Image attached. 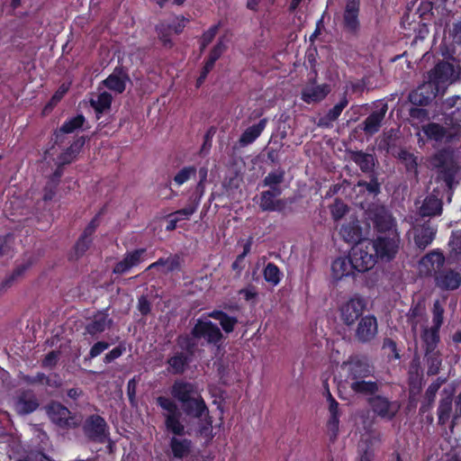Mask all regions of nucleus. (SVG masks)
I'll list each match as a JSON object with an SVG mask.
<instances>
[{
	"label": "nucleus",
	"instance_id": "f257e3e1",
	"mask_svg": "<svg viewBox=\"0 0 461 461\" xmlns=\"http://www.w3.org/2000/svg\"><path fill=\"white\" fill-rule=\"evenodd\" d=\"M157 405L165 412H163L164 425L167 432L174 436L169 440V447L174 458L184 459L187 457L193 447L191 439L180 437L190 435L185 429V426L182 421V412L176 402L166 396H158L156 398Z\"/></svg>",
	"mask_w": 461,
	"mask_h": 461
},
{
	"label": "nucleus",
	"instance_id": "f03ea898",
	"mask_svg": "<svg viewBox=\"0 0 461 461\" xmlns=\"http://www.w3.org/2000/svg\"><path fill=\"white\" fill-rule=\"evenodd\" d=\"M431 164L435 170V182L448 194L450 201L461 180V163L452 149L443 148L433 155Z\"/></svg>",
	"mask_w": 461,
	"mask_h": 461
},
{
	"label": "nucleus",
	"instance_id": "7ed1b4c3",
	"mask_svg": "<svg viewBox=\"0 0 461 461\" xmlns=\"http://www.w3.org/2000/svg\"><path fill=\"white\" fill-rule=\"evenodd\" d=\"M438 424L445 426L451 419L452 426L461 418V393L455 397L454 390L444 388L440 393L438 409Z\"/></svg>",
	"mask_w": 461,
	"mask_h": 461
},
{
	"label": "nucleus",
	"instance_id": "20e7f679",
	"mask_svg": "<svg viewBox=\"0 0 461 461\" xmlns=\"http://www.w3.org/2000/svg\"><path fill=\"white\" fill-rule=\"evenodd\" d=\"M184 412L195 419L201 420L204 416L198 425L197 434L200 436H208L212 432V420L209 414V409L205 403V401L202 395L197 393L194 395L188 402L181 403Z\"/></svg>",
	"mask_w": 461,
	"mask_h": 461
},
{
	"label": "nucleus",
	"instance_id": "39448f33",
	"mask_svg": "<svg viewBox=\"0 0 461 461\" xmlns=\"http://www.w3.org/2000/svg\"><path fill=\"white\" fill-rule=\"evenodd\" d=\"M367 240L369 249L374 250V256L385 262L395 258L401 243L400 233L375 235Z\"/></svg>",
	"mask_w": 461,
	"mask_h": 461
},
{
	"label": "nucleus",
	"instance_id": "423d86ee",
	"mask_svg": "<svg viewBox=\"0 0 461 461\" xmlns=\"http://www.w3.org/2000/svg\"><path fill=\"white\" fill-rule=\"evenodd\" d=\"M368 217L375 235L400 233L395 218L385 206L374 205L368 210Z\"/></svg>",
	"mask_w": 461,
	"mask_h": 461
},
{
	"label": "nucleus",
	"instance_id": "0eeeda50",
	"mask_svg": "<svg viewBox=\"0 0 461 461\" xmlns=\"http://www.w3.org/2000/svg\"><path fill=\"white\" fill-rule=\"evenodd\" d=\"M83 432L91 442L98 444L108 442L109 447L113 445L109 426L104 418L98 414H91L86 419L83 424Z\"/></svg>",
	"mask_w": 461,
	"mask_h": 461
},
{
	"label": "nucleus",
	"instance_id": "6e6552de",
	"mask_svg": "<svg viewBox=\"0 0 461 461\" xmlns=\"http://www.w3.org/2000/svg\"><path fill=\"white\" fill-rule=\"evenodd\" d=\"M368 240H363L354 245L349 252L351 260L357 273H365L371 269L377 262V257L374 256L373 249H369Z\"/></svg>",
	"mask_w": 461,
	"mask_h": 461
},
{
	"label": "nucleus",
	"instance_id": "1a4fd4ad",
	"mask_svg": "<svg viewBox=\"0 0 461 461\" xmlns=\"http://www.w3.org/2000/svg\"><path fill=\"white\" fill-rule=\"evenodd\" d=\"M191 335L196 340L203 339L208 345H218L223 339V335L217 326L209 320L197 319L195 324L191 329Z\"/></svg>",
	"mask_w": 461,
	"mask_h": 461
},
{
	"label": "nucleus",
	"instance_id": "9d476101",
	"mask_svg": "<svg viewBox=\"0 0 461 461\" xmlns=\"http://www.w3.org/2000/svg\"><path fill=\"white\" fill-rule=\"evenodd\" d=\"M341 367L346 370V381H357L362 378H367L374 373V366H371L368 360L364 357L351 356L348 359L343 362Z\"/></svg>",
	"mask_w": 461,
	"mask_h": 461
},
{
	"label": "nucleus",
	"instance_id": "9b49d317",
	"mask_svg": "<svg viewBox=\"0 0 461 461\" xmlns=\"http://www.w3.org/2000/svg\"><path fill=\"white\" fill-rule=\"evenodd\" d=\"M360 0H346L342 12V28L345 32L357 36L360 29Z\"/></svg>",
	"mask_w": 461,
	"mask_h": 461
},
{
	"label": "nucleus",
	"instance_id": "f8f14e48",
	"mask_svg": "<svg viewBox=\"0 0 461 461\" xmlns=\"http://www.w3.org/2000/svg\"><path fill=\"white\" fill-rule=\"evenodd\" d=\"M36 263L37 258L33 255L25 256L21 263H16L14 269L0 281V294L13 287Z\"/></svg>",
	"mask_w": 461,
	"mask_h": 461
},
{
	"label": "nucleus",
	"instance_id": "ddd939ff",
	"mask_svg": "<svg viewBox=\"0 0 461 461\" xmlns=\"http://www.w3.org/2000/svg\"><path fill=\"white\" fill-rule=\"evenodd\" d=\"M367 403L376 416L388 420H393L399 411V405L396 402L377 394V393L373 397L367 398Z\"/></svg>",
	"mask_w": 461,
	"mask_h": 461
},
{
	"label": "nucleus",
	"instance_id": "4468645a",
	"mask_svg": "<svg viewBox=\"0 0 461 461\" xmlns=\"http://www.w3.org/2000/svg\"><path fill=\"white\" fill-rule=\"evenodd\" d=\"M365 308V299L355 295L341 306V320L347 326H351L362 316Z\"/></svg>",
	"mask_w": 461,
	"mask_h": 461
},
{
	"label": "nucleus",
	"instance_id": "2eb2a0df",
	"mask_svg": "<svg viewBox=\"0 0 461 461\" xmlns=\"http://www.w3.org/2000/svg\"><path fill=\"white\" fill-rule=\"evenodd\" d=\"M434 282L443 291H454L461 285V274L451 268L443 267L435 273Z\"/></svg>",
	"mask_w": 461,
	"mask_h": 461
},
{
	"label": "nucleus",
	"instance_id": "dca6fc26",
	"mask_svg": "<svg viewBox=\"0 0 461 461\" xmlns=\"http://www.w3.org/2000/svg\"><path fill=\"white\" fill-rule=\"evenodd\" d=\"M127 83H131L129 71L126 67L122 65L116 66L113 72L102 82L107 89L119 95L125 91Z\"/></svg>",
	"mask_w": 461,
	"mask_h": 461
},
{
	"label": "nucleus",
	"instance_id": "f3484780",
	"mask_svg": "<svg viewBox=\"0 0 461 461\" xmlns=\"http://www.w3.org/2000/svg\"><path fill=\"white\" fill-rule=\"evenodd\" d=\"M378 331L377 320L374 315L362 317L357 326L355 337L357 341L366 343L375 339Z\"/></svg>",
	"mask_w": 461,
	"mask_h": 461
},
{
	"label": "nucleus",
	"instance_id": "a211bd4d",
	"mask_svg": "<svg viewBox=\"0 0 461 461\" xmlns=\"http://www.w3.org/2000/svg\"><path fill=\"white\" fill-rule=\"evenodd\" d=\"M146 251L147 249L144 248L127 251L123 258L114 265L113 274L123 275L128 273L132 267H137L142 262V258Z\"/></svg>",
	"mask_w": 461,
	"mask_h": 461
},
{
	"label": "nucleus",
	"instance_id": "6ab92c4d",
	"mask_svg": "<svg viewBox=\"0 0 461 461\" xmlns=\"http://www.w3.org/2000/svg\"><path fill=\"white\" fill-rule=\"evenodd\" d=\"M437 234V226L433 225L430 221H426L422 224L418 225L414 229V243L415 246L424 250L435 240Z\"/></svg>",
	"mask_w": 461,
	"mask_h": 461
},
{
	"label": "nucleus",
	"instance_id": "aec40b11",
	"mask_svg": "<svg viewBox=\"0 0 461 461\" xmlns=\"http://www.w3.org/2000/svg\"><path fill=\"white\" fill-rule=\"evenodd\" d=\"M197 389L194 384L177 379L176 380L171 388L170 393L172 396V400L177 401L180 403L188 402L194 395L197 394Z\"/></svg>",
	"mask_w": 461,
	"mask_h": 461
},
{
	"label": "nucleus",
	"instance_id": "412c9836",
	"mask_svg": "<svg viewBox=\"0 0 461 461\" xmlns=\"http://www.w3.org/2000/svg\"><path fill=\"white\" fill-rule=\"evenodd\" d=\"M445 264V256L439 249H434L424 255L420 260V267L426 276H435L438 269Z\"/></svg>",
	"mask_w": 461,
	"mask_h": 461
},
{
	"label": "nucleus",
	"instance_id": "4be33fe9",
	"mask_svg": "<svg viewBox=\"0 0 461 461\" xmlns=\"http://www.w3.org/2000/svg\"><path fill=\"white\" fill-rule=\"evenodd\" d=\"M454 73V66L447 61H439L428 74L429 83L437 91L440 84L447 83Z\"/></svg>",
	"mask_w": 461,
	"mask_h": 461
},
{
	"label": "nucleus",
	"instance_id": "5701e85b",
	"mask_svg": "<svg viewBox=\"0 0 461 461\" xmlns=\"http://www.w3.org/2000/svg\"><path fill=\"white\" fill-rule=\"evenodd\" d=\"M438 92L435 87L429 84H423L417 89L409 94V101L415 106H426L437 96Z\"/></svg>",
	"mask_w": 461,
	"mask_h": 461
},
{
	"label": "nucleus",
	"instance_id": "b1692460",
	"mask_svg": "<svg viewBox=\"0 0 461 461\" xmlns=\"http://www.w3.org/2000/svg\"><path fill=\"white\" fill-rule=\"evenodd\" d=\"M439 192L434 189L431 194L427 195L420 207V214L422 217L439 216L443 211L442 198L438 197Z\"/></svg>",
	"mask_w": 461,
	"mask_h": 461
},
{
	"label": "nucleus",
	"instance_id": "393cba45",
	"mask_svg": "<svg viewBox=\"0 0 461 461\" xmlns=\"http://www.w3.org/2000/svg\"><path fill=\"white\" fill-rule=\"evenodd\" d=\"M356 272L357 270L349 255L348 257H339L331 264V274L336 280L355 276Z\"/></svg>",
	"mask_w": 461,
	"mask_h": 461
},
{
	"label": "nucleus",
	"instance_id": "a878e982",
	"mask_svg": "<svg viewBox=\"0 0 461 461\" xmlns=\"http://www.w3.org/2000/svg\"><path fill=\"white\" fill-rule=\"evenodd\" d=\"M88 140L89 137L87 136L77 137L67 149L59 153V168L75 161ZM60 176L61 170L59 169Z\"/></svg>",
	"mask_w": 461,
	"mask_h": 461
},
{
	"label": "nucleus",
	"instance_id": "bb28decb",
	"mask_svg": "<svg viewBox=\"0 0 461 461\" xmlns=\"http://www.w3.org/2000/svg\"><path fill=\"white\" fill-rule=\"evenodd\" d=\"M112 323L113 320L109 319L106 313L98 312L86 323L85 334L90 335L93 339L97 338L106 329H109Z\"/></svg>",
	"mask_w": 461,
	"mask_h": 461
},
{
	"label": "nucleus",
	"instance_id": "cd10ccee",
	"mask_svg": "<svg viewBox=\"0 0 461 461\" xmlns=\"http://www.w3.org/2000/svg\"><path fill=\"white\" fill-rule=\"evenodd\" d=\"M388 110L387 104H383L380 108L373 111L364 121L363 130L367 134L376 133L384 119L385 113Z\"/></svg>",
	"mask_w": 461,
	"mask_h": 461
},
{
	"label": "nucleus",
	"instance_id": "c85d7f7f",
	"mask_svg": "<svg viewBox=\"0 0 461 461\" xmlns=\"http://www.w3.org/2000/svg\"><path fill=\"white\" fill-rule=\"evenodd\" d=\"M39 407V402L32 391L22 392L15 402L17 413L26 415L33 412Z\"/></svg>",
	"mask_w": 461,
	"mask_h": 461
},
{
	"label": "nucleus",
	"instance_id": "c756f323",
	"mask_svg": "<svg viewBox=\"0 0 461 461\" xmlns=\"http://www.w3.org/2000/svg\"><path fill=\"white\" fill-rule=\"evenodd\" d=\"M350 159L360 168L365 174L375 172L376 159L375 155L364 152L363 150L349 151Z\"/></svg>",
	"mask_w": 461,
	"mask_h": 461
},
{
	"label": "nucleus",
	"instance_id": "7c9ffc66",
	"mask_svg": "<svg viewBox=\"0 0 461 461\" xmlns=\"http://www.w3.org/2000/svg\"><path fill=\"white\" fill-rule=\"evenodd\" d=\"M23 381L27 384L44 385L49 393L52 394L58 388L57 375H46L43 373H37L35 375H26Z\"/></svg>",
	"mask_w": 461,
	"mask_h": 461
},
{
	"label": "nucleus",
	"instance_id": "2f4dec72",
	"mask_svg": "<svg viewBox=\"0 0 461 461\" xmlns=\"http://www.w3.org/2000/svg\"><path fill=\"white\" fill-rule=\"evenodd\" d=\"M330 92V88L327 84L306 86L302 91L301 98L306 104H315L322 101Z\"/></svg>",
	"mask_w": 461,
	"mask_h": 461
},
{
	"label": "nucleus",
	"instance_id": "473e14b6",
	"mask_svg": "<svg viewBox=\"0 0 461 461\" xmlns=\"http://www.w3.org/2000/svg\"><path fill=\"white\" fill-rule=\"evenodd\" d=\"M267 124V119L263 118L258 123L248 127L240 135L239 144L247 147L252 144L263 132Z\"/></svg>",
	"mask_w": 461,
	"mask_h": 461
},
{
	"label": "nucleus",
	"instance_id": "72a5a7b5",
	"mask_svg": "<svg viewBox=\"0 0 461 461\" xmlns=\"http://www.w3.org/2000/svg\"><path fill=\"white\" fill-rule=\"evenodd\" d=\"M192 357L184 352H176L172 357H168L167 364L168 365L167 371L172 375H182L186 370Z\"/></svg>",
	"mask_w": 461,
	"mask_h": 461
},
{
	"label": "nucleus",
	"instance_id": "f704fd0d",
	"mask_svg": "<svg viewBox=\"0 0 461 461\" xmlns=\"http://www.w3.org/2000/svg\"><path fill=\"white\" fill-rule=\"evenodd\" d=\"M408 384L411 388H420L423 377V370L420 365V357L415 354L411 360L408 367Z\"/></svg>",
	"mask_w": 461,
	"mask_h": 461
},
{
	"label": "nucleus",
	"instance_id": "c9c22d12",
	"mask_svg": "<svg viewBox=\"0 0 461 461\" xmlns=\"http://www.w3.org/2000/svg\"><path fill=\"white\" fill-rule=\"evenodd\" d=\"M420 339L422 342V348L424 354H429L432 352H438V346L440 341L439 330L432 328H424L420 334Z\"/></svg>",
	"mask_w": 461,
	"mask_h": 461
},
{
	"label": "nucleus",
	"instance_id": "e433bc0d",
	"mask_svg": "<svg viewBox=\"0 0 461 461\" xmlns=\"http://www.w3.org/2000/svg\"><path fill=\"white\" fill-rule=\"evenodd\" d=\"M349 388L356 393L373 397L379 391V384L376 381H366L362 378L350 382Z\"/></svg>",
	"mask_w": 461,
	"mask_h": 461
},
{
	"label": "nucleus",
	"instance_id": "4c0bfd02",
	"mask_svg": "<svg viewBox=\"0 0 461 461\" xmlns=\"http://www.w3.org/2000/svg\"><path fill=\"white\" fill-rule=\"evenodd\" d=\"M330 399L328 400L329 403V412H330V418L327 422V426L329 430L331 432V440H335L338 433H339V404L336 401L334 397H330Z\"/></svg>",
	"mask_w": 461,
	"mask_h": 461
},
{
	"label": "nucleus",
	"instance_id": "58836bf2",
	"mask_svg": "<svg viewBox=\"0 0 461 461\" xmlns=\"http://www.w3.org/2000/svg\"><path fill=\"white\" fill-rule=\"evenodd\" d=\"M339 234L343 240L348 243H354L356 245L362 242V228L357 221H350L342 225Z\"/></svg>",
	"mask_w": 461,
	"mask_h": 461
},
{
	"label": "nucleus",
	"instance_id": "ea45409f",
	"mask_svg": "<svg viewBox=\"0 0 461 461\" xmlns=\"http://www.w3.org/2000/svg\"><path fill=\"white\" fill-rule=\"evenodd\" d=\"M209 318L219 321L221 329L227 333H231L238 323L237 317L230 316L221 310H213L207 312Z\"/></svg>",
	"mask_w": 461,
	"mask_h": 461
},
{
	"label": "nucleus",
	"instance_id": "a19ab883",
	"mask_svg": "<svg viewBox=\"0 0 461 461\" xmlns=\"http://www.w3.org/2000/svg\"><path fill=\"white\" fill-rule=\"evenodd\" d=\"M82 418L72 413L67 407L59 403V429H75L80 425Z\"/></svg>",
	"mask_w": 461,
	"mask_h": 461
},
{
	"label": "nucleus",
	"instance_id": "79ce46f5",
	"mask_svg": "<svg viewBox=\"0 0 461 461\" xmlns=\"http://www.w3.org/2000/svg\"><path fill=\"white\" fill-rule=\"evenodd\" d=\"M396 158L404 166L406 173L414 176H418V158L405 149H400Z\"/></svg>",
	"mask_w": 461,
	"mask_h": 461
},
{
	"label": "nucleus",
	"instance_id": "37998d69",
	"mask_svg": "<svg viewBox=\"0 0 461 461\" xmlns=\"http://www.w3.org/2000/svg\"><path fill=\"white\" fill-rule=\"evenodd\" d=\"M113 96L108 92H102L95 100L92 99L90 104L95 112L96 119L99 120L101 114L111 108Z\"/></svg>",
	"mask_w": 461,
	"mask_h": 461
},
{
	"label": "nucleus",
	"instance_id": "c03bdc74",
	"mask_svg": "<svg viewBox=\"0 0 461 461\" xmlns=\"http://www.w3.org/2000/svg\"><path fill=\"white\" fill-rule=\"evenodd\" d=\"M422 131L429 140L435 141H442L447 137L448 133L444 126L437 122H429L424 125Z\"/></svg>",
	"mask_w": 461,
	"mask_h": 461
},
{
	"label": "nucleus",
	"instance_id": "a18cd8bd",
	"mask_svg": "<svg viewBox=\"0 0 461 461\" xmlns=\"http://www.w3.org/2000/svg\"><path fill=\"white\" fill-rule=\"evenodd\" d=\"M227 46L224 42L222 37L219 38L216 44L212 47V49L209 52V56L204 61V66L212 69L216 61L222 56V54L226 51Z\"/></svg>",
	"mask_w": 461,
	"mask_h": 461
},
{
	"label": "nucleus",
	"instance_id": "49530a36",
	"mask_svg": "<svg viewBox=\"0 0 461 461\" xmlns=\"http://www.w3.org/2000/svg\"><path fill=\"white\" fill-rule=\"evenodd\" d=\"M424 359L427 366V375L429 376L436 375L439 373L442 365L441 354L439 351L424 354Z\"/></svg>",
	"mask_w": 461,
	"mask_h": 461
},
{
	"label": "nucleus",
	"instance_id": "de8ad7c7",
	"mask_svg": "<svg viewBox=\"0 0 461 461\" xmlns=\"http://www.w3.org/2000/svg\"><path fill=\"white\" fill-rule=\"evenodd\" d=\"M263 276L266 282L271 284L273 286H276L280 283L283 273L275 263L269 262L266 265L263 270Z\"/></svg>",
	"mask_w": 461,
	"mask_h": 461
},
{
	"label": "nucleus",
	"instance_id": "09e8293b",
	"mask_svg": "<svg viewBox=\"0 0 461 461\" xmlns=\"http://www.w3.org/2000/svg\"><path fill=\"white\" fill-rule=\"evenodd\" d=\"M195 339L191 334H181L176 338V344L183 350L182 352L193 357L197 346Z\"/></svg>",
	"mask_w": 461,
	"mask_h": 461
},
{
	"label": "nucleus",
	"instance_id": "8fccbe9b",
	"mask_svg": "<svg viewBox=\"0 0 461 461\" xmlns=\"http://www.w3.org/2000/svg\"><path fill=\"white\" fill-rule=\"evenodd\" d=\"M85 122V116L83 114H77L64 122V123L59 127V132L73 133L76 131L82 129Z\"/></svg>",
	"mask_w": 461,
	"mask_h": 461
},
{
	"label": "nucleus",
	"instance_id": "3c124183",
	"mask_svg": "<svg viewBox=\"0 0 461 461\" xmlns=\"http://www.w3.org/2000/svg\"><path fill=\"white\" fill-rule=\"evenodd\" d=\"M370 180H358L357 185L364 187L369 194L377 195L381 193V183L378 181L375 172L368 174Z\"/></svg>",
	"mask_w": 461,
	"mask_h": 461
},
{
	"label": "nucleus",
	"instance_id": "603ef678",
	"mask_svg": "<svg viewBox=\"0 0 461 461\" xmlns=\"http://www.w3.org/2000/svg\"><path fill=\"white\" fill-rule=\"evenodd\" d=\"M155 31L158 34V40L161 41L163 47L171 49L174 42L171 39V31L166 23H159L156 25Z\"/></svg>",
	"mask_w": 461,
	"mask_h": 461
},
{
	"label": "nucleus",
	"instance_id": "864d4df0",
	"mask_svg": "<svg viewBox=\"0 0 461 461\" xmlns=\"http://www.w3.org/2000/svg\"><path fill=\"white\" fill-rule=\"evenodd\" d=\"M423 306L420 303H417L411 306L409 312L406 314L407 321L411 325V330L413 332H415L417 330L418 324L420 322L419 318L423 315Z\"/></svg>",
	"mask_w": 461,
	"mask_h": 461
},
{
	"label": "nucleus",
	"instance_id": "5fc2aeb1",
	"mask_svg": "<svg viewBox=\"0 0 461 461\" xmlns=\"http://www.w3.org/2000/svg\"><path fill=\"white\" fill-rule=\"evenodd\" d=\"M329 208L334 221L341 220L349 211L348 206L340 198H336Z\"/></svg>",
	"mask_w": 461,
	"mask_h": 461
},
{
	"label": "nucleus",
	"instance_id": "6e6d98bb",
	"mask_svg": "<svg viewBox=\"0 0 461 461\" xmlns=\"http://www.w3.org/2000/svg\"><path fill=\"white\" fill-rule=\"evenodd\" d=\"M58 192V167L53 170L50 181L44 187L43 201H51Z\"/></svg>",
	"mask_w": 461,
	"mask_h": 461
},
{
	"label": "nucleus",
	"instance_id": "4d7b16f0",
	"mask_svg": "<svg viewBox=\"0 0 461 461\" xmlns=\"http://www.w3.org/2000/svg\"><path fill=\"white\" fill-rule=\"evenodd\" d=\"M196 173L197 170L194 166L184 167L176 173L173 178V181L177 186H180L191 178L195 177Z\"/></svg>",
	"mask_w": 461,
	"mask_h": 461
},
{
	"label": "nucleus",
	"instance_id": "13d9d810",
	"mask_svg": "<svg viewBox=\"0 0 461 461\" xmlns=\"http://www.w3.org/2000/svg\"><path fill=\"white\" fill-rule=\"evenodd\" d=\"M251 249V241L248 240L243 245V251L240 255H238L235 260L231 264L232 270L236 271L240 276L241 271L245 268V258L250 252Z\"/></svg>",
	"mask_w": 461,
	"mask_h": 461
},
{
	"label": "nucleus",
	"instance_id": "bf43d9fd",
	"mask_svg": "<svg viewBox=\"0 0 461 461\" xmlns=\"http://www.w3.org/2000/svg\"><path fill=\"white\" fill-rule=\"evenodd\" d=\"M276 197L272 192L263 191L260 194L259 207L263 212H275L276 209L274 206Z\"/></svg>",
	"mask_w": 461,
	"mask_h": 461
},
{
	"label": "nucleus",
	"instance_id": "052dcab7",
	"mask_svg": "<svg viewBox=\"0 0 461 461\" xmlns=\"http://www.w3.org/2000/svg\"><path fill=\"white\" fill-rule=\"evenodd\" d=\"M432 329L439 330L441 325L443 324L444 320V308L440 304L438 301H436L433 304L432 308Z\"/></svg>",
	"mask_w": 461,
	"mask_h": 461
},
{
	"label": "nucleus",
	"instance_id": "680f3d73",
	"mask_svg": "<svg viewBox=\"0 0 461 461\" xmlns=\"http://www.w3.org/2000/svg\"><path fill=\"white\" fill-rule=\"evenodd\" d=\"M93 243V240L84 239V237H80L77 239L74 245V253L75 258L78 259L83 257L85 253L90 249Z\"/></svg>",
	"mask_w": 461,
	"mask_h": 461
},
{
	"label": "nucleus",
	"instance_id": "e2e57ef3",
	"mask_svg": "<svg viewBox=\"0 0 461 461\" xmlns=\"http://www.w3.org/2000/svg\"><path fill=\"white\" fill-rule=\"evenodd\" d=\"M448 246L452 254L456 257L461 256V230L452 231Z\"/></svg>",
	"mask_w": 461,
	"mask_h": 461
},
{
	"label": "nucleus",
	"instance_id": "0e129e2a",
	"mask_svg": "<svg viewBox=\"0 0 461 461\" xmlns=\"http://www.w3.org/2000/svg\"><path fill=\"white\" fill-rule=\"evenodd\" d=\"M14 242V236L13 233H7L0 236V257L7 256L12 251Z\"/></svg>",
	"mask_w": 461,
	"mask_h": 461
},
{
	"label": "nucleus",
	"instance_id": "69168bd1",
	"mask_svg": "<svg viewBox=\"0 0 461 461\" xmlns=\"http://www.w3.org/2000/svg\"><path fill=\"white\" fill-rule=\"evenodd\" d=\"M285 178L284 170L271 171L265 176L263 180L264 186H272L275 185H280Z\"/></svg>",
	"mask_w": 461,
	"mask_h": 461
},
{
	"label": "nucleus",
	"instance_id": "338daca9",
	"mask_svg": "<svg viewBox=\"0 0 461 461\" xmlns=\"http://www.w3.org/2000/svg\"><path fill=\"white\" fill-rule=\"evenodd\" d=\"M126 351V347L124 343H120L117 347L113 348L111 351H109L107 354H105L104 357V364H110L115 359L119 358L123 355V353Z\"/></svg>",
	"mask_w": 461,
	"mask_h": 461
},
{
	"label": "nucleus",
	"instance_id": "774afa93",
	"mask_svg": "<svg viewBox=\"0 0 461 461\" xmlns=\"http://www.w3.org/2000/svg\"><path fill=\"white\" fill-rule=\"evenodd\" d=\"M166 274L181 270V257L178 254L170 255L167 258Z\"/></svg>",
	"mask_w": 461,
	"mask_h": 461
}]
</instances>
